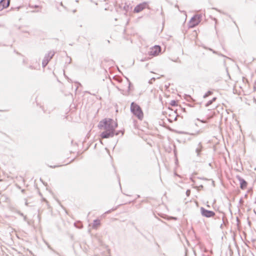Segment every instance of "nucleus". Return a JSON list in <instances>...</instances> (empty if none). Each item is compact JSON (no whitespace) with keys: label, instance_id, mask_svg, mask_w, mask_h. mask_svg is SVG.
I'll use <instances>...</instances> for the list:
<instances>
[{"label":"nucleus","instance_id":"f257e3e1","mask_svg":"<svg viewBox=\"0 0 256 256\" xmlns=\"http://www.w3.org/2000/svg\"><path fill=\"white\" fill-rule=\"evenodd\" d=\"M118 127L116 120L106 118L100 122L98 128L105 130L101 133L100 138H108L113 136L115 129Z\"/></svg>","mask_w":256,"mask_h":256},{"label":"nucleus","instance_id":"f03ea898","mask_svg":"<svg viewBox=\"0 0 256 256\" xmlns=\"http://www.w3.org/2000/svg\"><path fill=\"white\" fill-rule=\"evenodd\" d=\"M130 110L133 114L139 120H142L144 118V113L140 107L136 103L132 102L130 106Z\"/></svg>","mask_w":256,"mask_h":256},{"label":"nucleus","instance_id":"7ed1b4c3","mask_svg":"<svg viewBox=\"0 0 256 256\" xmlns=\"http://www.w3.org/2000/svg\"><path fill=\"white\" fill-rule=\"evenodd\" d=\"M161 52V48L159 46H155L150 48L149 55L152 56H157Z\"/></svg>","mask_w":256,"mask_h":256},{"label":"nucleus","instance_id":"20e7f679","mask_svg":"<svg viewBox=\"0 0 256 256\" xmlns=\"http://www.w3.org/2000/svg\"><path fill=\"white\" fill-rule=\"evenodd\" d=\"M145 8H149L148 4L147 2H144L137 5L134 8V12L136 13L142 12Z\"/></svg>","mask_w":256,"mask_h":256},{"label":"nucleus","instance_id":"39448f33","mask_svg":"<svg viewBox=\"0 0 256 256\" xmlns=\"http://www.w3.org/2000/svg\"><path fill=\"white\" fill-rule=\"evenodd\" d=\"M200 21V16L198 15L194 16L189 22V27L193 28L197 26Z\"/></svg>","mask_w":256,"mask_h":256},{"label":"nucleus","instance_id":"423d86ee","mask_svg":"<svg viewBox=\"0 0 256 256\" xmlns=\"http://www.w3.org/2000/svg\"><path fill=\"white\" fill-rule=\"evenodd\" d=\"M201 212L202 215L206 218L214 217L215 216V213L214 212L205 210L204 208H201Z\"/></svg>","mask_w":256,"mask_h":256},{"label":"nucleus","instance_id":"0eeeda50","mask_svg":"<svg viewBox=\"0 0 256 256\" xmlns=\"http://www.w3.org/2000/svg\"><path fill=\"white\" fill-rule=\"evenodd\" d=\"M10 0H2L0 2V10L8 8L10 3Z\"/></svg>","mask_w":256,"mask_h":256},{"label":"nucleus","instance_id":"6e6552de","mask_svg":"<svg viewBox=\"0 0 256 256\" xmlns=\"http://www.w3.org/2000/svg\"><path fill=\"white\" fill-rule=\"evenodd\" d=\"M238 179L240 182V188L242 190H245L248 186L247 182L240 176H238Z\"/></svg>","mask_w":256,"mask_h":256},{"label":"nucleus","instance_id":"1a4fd4ad","mask_svg":"<svg viewBox=\"0 0 256 256\" xmlns=\"http://www.w3.org/2000/svg\"><path fill=\"white\" fill-rule=\"evenodd\" d=\"M54 55V54L53 52H50L48 54V57H46V60L42 62V65L44 66H45L48 64V61L52 58Z\"/></svg>","mask_w":256,"mask_h":256},{"label":"nucleus","instance_id":"9d476101","mask_svg":"<svg viewBox=\"0 0 256 256\" xmlns=\"http://www.w3.org/2000/svg\"><path fill=\"white\" fill-rule=\"evenodd\" d=\"M100 225V222L99 220H96L94 221L92 226L94 228H97Z\"/></svg>","mask_w":256,"mask_h":256},{"label":"nucleus","instance_id":"9b49d317","mask_svg":"<svg viewBox=\"0 0 256 256\" xmlns=\"http://www.w3.org/2000/svg\"><path fill=\"white\" fill-rule=\"evenodd\" d=\"M178 102L177 101H176V100H172L170 102V105L172 106H178Z\"/></svg>","mask_w":256,"mask_h":256},{"label":"nucleus","instance_id":"f8f14e48","mask_svg":"<svg viewBox=\"0 0 256 256\" xmlns=\"http://www.w3.org/2000/svg\"><path fill=\"white\" fill-rule=\"evenodd\" d=\"M215 114V113L214 112H212L210 114V116L208 117V118H210L213 117V116Z\"/></svg>","mask_w":256,"mask_h":256},{"label":"nucleus","instance_id":"ddd939ff","mask_svg":"<svg viewBox=\"0 0 256 256\" xmlns=\"http://www.w3.org/2000/svg\"><path fill=\"white\" fill-rule=\"evenodd\" d=\"M212 104V102L210 101V102H208L206 104V106H209V105H210V104Z\"/></svg>","mask_w":256,"mask_h":256},{"label":"nucleus","instance_id":"4468645a","mask_svg":"<svg viewBox=\"0 0 256 256\" xmlns=\"http://www.w3.org/2000/svg\"><path fill=\"white\" fill-rule=\"evenodd\" d=\"M202 122H204V123H206V121H203V120H202Z\"/></svg>","mask_w":256,"mask_h":256},{"label":"nucleus","instance_id":"2eb2a0df","mask_svg":"<svg viewBox=\"0 0 256 256\" xmlns=\"http://www.w3.org/2000/svg\"><path fill=\"white\" fill-rule=\"evenodd\" d=\"M216 100V98H214L213 99V100Z\"/></svg>","mask_w":256,"mask_h":256}]
</instances>
